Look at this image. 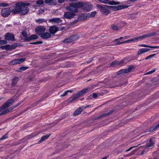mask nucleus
<instances>
[{
    "label": "nucleus",
    "instance_id": "nucleus-45",
    "mask_svg": "<svg viewBox=\"0 0 159 159\" xmlns=\"http://www.w3.org/2000/svg\"><path fill=\"white\" fill-rule=\"evenodd\" d=\"M68 92H70V93H72V91L69 90H67L66 91L62 94L61 95V96H65V95H66L67 94V93Z\"/></svg>",
    "mask_w": 159,
    "mask_h": 159
},
{
    "label": "nucleus",
    "instance_id": "nucleus-24",
    "mask_svg": "<svg viewBox=\"0 0 159 159\" xmlns=\"http://www.w3.org/2000/svg\"><path fill=\"white\" fill-rule=\"evenodd\" d=\"M139 46L140 47H148L151 48H159V46H149L148 45H146L144 44H142L139 45Z\"/></svg>",
    "mask_w": 159,
    "mask_h": 159
},
{
    "label": "nucleus",
    "instance_id": "nucleus-27",
    "mask_svg": "<svg viewBox=\"0 0 159 159\" xmlns=\"http://www.w3.org/2000/svg\"><path fill=\"white\" fill-rule=\"evenodd\" d=\"M45 3L46 4H48L50 5H55L56 4V2H53V0H45Z\"/></svg>",
    "mask_w": 159,
    "mask_h": 159
},
{
    "label": "nucleus",
    "instance_id": "nucleus-12",
    "mask_svg": "<svg viewBox=\"0 0 159 159\" xmlns=\"http://www.w3.org/2000/svg\"><path fill=\"white\" fill-rule=\"evenodd\" d=\"M159 128V122L154 124L152 127L148 129L145 132H152Z\"/></svg>",
    "mask_w": 159,
    "mask_h": 159
},
{
    "label": "nucleus",
    "instance_id": "nucleus-16",
    "mask_svg": "<svg viewBox=\"0 0 159 159\" xmlns=\"http://www.w3.org/2000/svg\"><path fill=\"white\" fill-rule=\"evenodd\" d=\"M150 50V49L147 48H143L140 49L138 52L137 54L138 55H140L144 53L148 52Z\"/></svg>",
    "mask_w": 159,
    "mask_h": 159
},
{
    "label": "nucleus",
    "instance_id": "nucleus-19",
    "mask_svg": "<svg viewBox=\"0 0 159 159\" xmlns=\"http://www.w3.org/2000/svg\"><path fill=\"white\" fill-rule=\"evenodd\" d=\"M82 8L84 11H89L91 10L92 7L89 4L84 3Z\"/></svg>",
    "mask_w": 159,
    "mask_h": 159
},
{
    "label": "nucleus",
    "instance_id": "nucleus-13",
    "mask_svg": "<svg viewBox=\"0 0 159 159\" xmlns=\"http://www.w3.org/2000/svg\"><path fill=\"white\" fill-rule=\"evenodd\" d=\"M75 14L74 13L71 12H67L64 15V16L65 18L68 19H71L73 18Z\"/></svg>",
    "mask_w": 159,
    "mask_h": 159
},
{
    "label": "nucleus",
    "instance_id": "nucleus-56",
    "mask_svg": "<svg viewBox=\"0 0 159 159\" xmlns=\"http://www.w3.org/2000/svg\"><path fill=\"white\" fill-rule=\"evenodd\" d=\"M42 43L43 42L42 41H39L36 42L31 43L30 44H37Z\"/></svg>",
    "mask_w": 159,
    "mask_h": 159
},
{
    "label": "nucleus",
    "instance_id": "nucleus-8",
    "mask_svg": "<svg viewBox=\"0 0 159 159\" xmlns=\"http://www.w3.org/2000/svg\"><path fill=\"white\" fill-rule=\"evenodd\" d=\"M66 8L68 10L74 13L78 11V9L74 5V3L70 4L69 6L66 7Z\"/></svg>",
    "mask_w": 159,
    "mask_h": 159
},
{
    "label": "nucleus",
    "instance_id": "nucleus-36",
    "mask_svg": "<svg viewBox=\"0 0 159 159\" xmlns=\"http://www.w3.org/2000/svg\"><path fill=\"white\" fill-rule=\"evenodd\" d=\"M63 42L65 43H68L72 42V41L70 37L66 39L63 40Z\"/></svg>",
    "mask_w": 159,
    "mask_h": 159
},
{
    "label": "nucleus",
    "instance_id": "nucleus-44",
    "mask_svg": "<svg viewBox=\"0 0 159 159\" xmlns=\"http://www.w3.org/2000/svg\"><path fill=\"white\" fill-rule=\"evenodd\" d=\"M79 21V19L78 18L77 20L73 21L71 22L70 25L71 26H74L76 24L77 22Z\"/></svg>",
    "mask_w": 159,
    "mask_h": 159
},
{
    "label": "nucleus",
    "instance_id": "nucleus-38",
    "mask_svg": "<svg viewBox=\"0 0 159 159\" xmlns=\"http://www.w3.org/2000/svg\"><path fill=\"white\" fill-rule=\"evenodd\" d=\"M36 3L38 6H39L44 3V1L43 0H38L36 1Z\"/></svg>",
    "mask_w": 159,
    "mask_h": 159
},
{
    "label": "nucleus",
    "instance_id": "nucleus-60",
    "mask_svg": "<svg viewBox=\"0 0 159 159\" xmlns=\"http://www.w3.org/2000/svg\"><path fill=\"white\" fill-rule=\"evenodd\" d=\"M92 96L93 98H95L97 97V94L96 93H93L92 94Z\"/></svg>",
    "mask_w": 159,
    "mask_h": 159
},
{
    "label": "nucleus",
    "instance_id": "nucleus-58",
    "mask_svg": "<svg viewBox=\"0 0 159 159\" xmlns=\"http://www.w3.org/2000/svg\"><path fill=\"white\" fill-rule=\"evenodd\" d=\"M44 12V11L42 9H40L38 13L40 14L41 13H43Z\"/></svg>",
    "mask_w": 159,
    "mask_h": 159
},
{
    "label": "nucleus",
    "instance_id": "nucleus-32",
    "mask_svg": "<svg viewBox=\"0 0 159 159\" xmlns=\"http://www.w3.org/2000/svg\"><path fill=\"white\" fill-rule=\"evenodd\" d=\"M18 78L17 77H15L14 78L12 81V85H15L16 84L18 81Z\"/></svg>",
    "mask_w": 159,
    "mask_h": 159
},
{
    "label": "nucleus",
    "instance_id": "nucleus-54",
    "mask_svg": "<svg viewBox=\"0 0 159 159\" xmlns=\"http://www.w3.org/2000/svg\"><path fill=\"white\" fill-rule=\"evenodd\" d=\"M135 152H136V151H132V152H133V153H131L130 154L125 155H124V156L125 157H127L128 156H130L132 155L133 154H134V153Z\"/></svg>",
    "mask_w": 159,
    "mask_h": 159
},
{
    "label": "nucleus",
    "instance_id": "nucleus-5",
    "mask_svg": "<svg viewBox=\"0 0 159 159\" xmlns=\"http://www.w3.org/2000/svg\"><path fill=\"white\" fill-rule=\"evenodd\" d=\"M12 11L8 7L2 8L1 10V15L4 17H6L11 13Z\"/></svg>",
    "mask_w": 159,
    "mask_h": 159
},
{
    "label": "nucleus",
    "instance_id": "nucleus-61",
    "mask_svg": "<svg viewBox=\"0 0 159 159\" xmlns=\"http://www.w3.org/2000/svg\"><path fill=\"white\" fill-rule=\"evenodd\" d=\"M79 97L78 95L76 94L74 97L73 98L75 100L77 99Z\"/></svg>",
    "mask_w": 159,
    "mask_h": 159
},
{
    "label": "nucleus",
    "instance_id": "nucleus-9",
    "mask_svg": "<svg viewBox=\"0 0 159 159\" xmlns=\"http://www.w3.org/2000/svg\"><path fill=\"white\" fill-rule=\"evenodd\" d=\"M6 40L14 41L15 40L13 34L10 33H6L5 35Z\"/></svg>",
    "mask_w": 159,
    "mask_h": 159
},
{
    "label": "nucleus",
    "instance_id": "nucleus-1",
    "mask_svg": "<svg viewBox=\"0 0 159 159\" xmlns=\"http://www.w3.org/2000/svg\"><path fill=\"white\" fill-rule=\"evenodd\" d=\"M96 7L98 8L101 12L104 15H108L110 13L109 6L105 5H97Z\"/></svg>",
    "mask_w": 159,
    "mask_h": 159
},
{
    "label": "nucleus",
    "instance_id": "nucleus-6",
    "mask_svg": "<svg viewBox=\"0 0 159 159\" xmlns=\"http://www.w3.org/2000/svg\"><path fill=\"white\" fill-rule=\"evenodd\" d=\"M46 28L44 26H39L35 29V32L37 34L41 35L45 31Z\"/></svg>",
    "mask_w": 159,
    "mask_h": 159
},
{
    "label": "nucleus",
    "instance_id": "nucleus-40",
    "mask_svg": "<svg viewBox=\"0 0 159 159\" xmlns=\"http://www.w3.org/2000/svg\"><path fill=\"white\" fill-rule=\"evenodd\" d=\"M111 28L114 30H118V28L117 25L114 24H112L111 25Z\"/></svg>",
    "mask_w": 159,
    "mask_h": 159
},
{
    "label": "nucleus",
    "instance_id": "nucleus-37",
    "mask_svg": "<svg viewBox=\"0 0 159 159\" xmlns=\"http://www.w3.org/2000/svg\"><path fill=\"white\" fill-rule=\"evenodd\" d=\"M122 63V62L121 61H120V62L119 63H117V61H113L111 64H110V66H114L116 64H117V65H120V64H121Z\"/></svg>",
    "mask_w": 159,
    "mask_h": 159
},
{
    "label": "nucleus",
    "instance_id": "nucleus-63",
    "mask_svg": "<svg viewBox=\"0 0 159 159\" xmlns=\"http://www.w3.org/2000/svg\"><path fill=\"white\" fill-rule=\"evenodd\" d=\"M93 58H90L89 59V60L87 61V63H89L91 62L93 60Z\"/></svg>",
    "mask_w": 159,
    "mask_h": 159
},
{
    "label": "nucleus",
    "instance_id": "nucleus-3",
    "mask_svg": "<svg viewBox=\"0 0 159 159\" xmlns=\"http://www.w3.org/2000/svg\"><path fill=\"white\" fill-rule=\"evenodd\" d=\"M23 5H24V4H23V2H21L16 3L15 4V6L13 7L11 10L13 13L19 14L21 7L23 6Z\"/></svg>",
    "mask_w": 159,
    "mask_h": 159
},
{
    "label": "nucleus",
    "instance_id": "nucleus-57",
    "mask_svg": "<svg viewBox=\"0 0 159 159\" xmlns=\"http://www.w3.org/2000/svg\"><path fill=\"white\" fill-rule=\"evenodd\" d=\"M129 40H127L125 41L119 43H118V44H122V43H129Z\"/></svg>",
    "mask_w": 159,
    "mask_h": 159
},
{
    "label": "nucleus",
    "instance_id": "nucleus-35",
    "mask_svg": "<svg viewBox=\"0 0 159 159\" xmlns=\"http://www.w3.org/2000/svg\"><path fill=\"white\" fill-rule=\"evenodd\" d=\"M124 73H127L126 71H125V69H122L120 70L119 71L117 72V75H119L121 74H123Z\"/></svg>",
    "mask_w": 159,
    "mask_h": 159
},
{
    "label": "nucleus",
    "instance_id": "nucleus-22",
    "mask_svg": "<svg viewBox=\"0 0 159 159\" xmlns=\"http://www.w3.org/2000/svg\"><path fill=\"white\" fill-rule=\"evenodd\" d=\"M154 144V143L152 141V139H150L149 140V143L148 144H147L145 147L146 149H150L151 148V147L153 146Z\"/></svg>",
    "mask_w": 159,
    "mask_h": 159
},
{
    "label": "nucleus",
    "instance_id": "nucleus-10",
    "mask_svg": "<svg viewBox=\"0 0 159 159\" xmlns=\"http://www.w3.org/2000/svg\"><path fill=\"white\" fill-rule=\"evenodd\" d=\"M59 28L55 25H52L50 27L48 31L52 34H54L57 31H59Z\"/></svg>",
    "mask_w": 159,
    "mask_h": 159
},
{
    "label": "nucleus",
    "instance_id": "nucleus-21",
    "mask_svg": "<svg viewBox=\"0 0 159 159\" xmlns=\"http://www.w3.org/2000/svg\"><path fill=\"white\" fill-rule=\"evenodd\" d=\"M87 90V88L78 91L77 94L79 97H80L84 94Z\"/></svg>",
    "mask_w": 159,
    "mask_h": 159
},
{
    "label": "nucleus",
    "instance_id": "nucleus-23",
    "mask_svg": "<svg viewBox=\"0 0 159 159\" xmlns=\"http://www.w3.org/2000/svg\"><path fill=\"white\" fill-rule=\"evenodd\" d=\"M50 134H48L46 135L43 136L41 138V139L39 140L38 142V143H41L42 142H43V141L45 140L46 139H48L50 136Z\"/></svg>",
    "mask_w": 159,
    "mask_h": 159
},
{
    "label": "nucleus",
    "instance_id": "nucleus-30",
    "mask_svg": "<svg viewBox=\"0 0 159 159\" xmlns=\"http://www.w3.org/2000/svg\"><path fill=\"white\" fill-rule=\"evenodd\" d=\"M159 32V30H158L156 32H152L148 34L149 37H152L157 35H158L159 34H158V32Z\"/></svg>",
    "mask_w": 159,
    "mask_h": 159
},
{
    "label": "nucleus",
    "instance_id": "nucleus-4",
    "mask_svg": "<svg viewBox=\"0 0 159 159\" xmlns=\"http://www.w3.org/2000/svg\"><path fill=\"white\" fill-rule=\"evenodd\" d=\"M15 100V99H14V98H12L6 102L0 107V112L2 111L3 110L7 108L11 104L13 103Z\"/></svg>",
    "mask_w": 159,
    "mask_h": 159
},
{
    "label": "nucleus",
    "instance_id": "nucleus-49",
    "mask_svg": "<svg viewBox=\"0 0 159 159\" xmlns=\"http://www.w3.org/2000/svg\"><path fill=\"white\" fill-rule=\"evenodd\" d=\"M8 111L7 109L3 111L2 112L0 113V116L3 115L7 113H8Z\"/></svg>",
    "mask_w": 159,
    "mask_h": 159
},
{
    "label": "nucleus",
    "instance_id": "nucleus-14",
    "mask_svg": "<svg viewBox=\"0 0 159 159\" xmlns=\"http://www.w3.org/2000/svg\"><path fill=\"white\" fill-rule=\"evenodd\" d=\"M125 6H109L110 9L112 10L113 11H116L120 10L125 8Z\"/></svg>",
    "mask_w": 159,
    "mask_h": 159
},
{
    "label": "nucleus",
    "instance_id": "nucleus-28",
    "mask_svg": "<svg viewBox=\"0 0 159 159\" xmlns=\"http://www.w3.org/2000/svg\"><path fill=\"white\" fill-rule=\"evenodd\" d=\"M80 17L81 19L83 20H85L87 18H89L88 17V13L84 14L81 15L80 16Z\"/></svg>",
    "mask_w": 159,
    "mask_h": 159
},
{
    "label": "nucleus",
    "instance_id": "nucleus-48",
    "mask_svg": "<svg viewBox=\"0 0 159 159\" xmlns=\"http://www.w3.org/2000/svg\"><path fill=\"white\" fill-rule=\"evenodd\" d=\"M156 54H153L152 55H149V56L147 57H146L145 58V60H148L151 58L154 57L155 56Z\"/></svg>",
    "mask_w": 159,
    "mask_h": 159
},
{
    "label": "nucleus",
    "instance_id": "nucleus-20",
    "mask_svg": "<svg viewBox=\"0 0 159 159\" xmlns=\"http://www.w3.org/2000/svg\"><path fill=\"white\" fill-rule=\"evenodd\" d=\"M51 36L50 33L48 32L43 33L40 35L41 37L43 39H47L50 38Z\"/></svg>",
    "mask_w": 159,
    "mask_h": 159
},
{
    "label": "nucleus",
    "instance_id": "nucleus-31",
    "mask_svg": "<svg viewBox=\"0 0 159 159\" xmlns=\"http://www.w3.org/2000/svg\"><path fill=\"white\" fill-rule=\"evenodd\" d=\"M134 68V67L133 66H130L128 67V68L127 69H125V71H126V73H128L131 71L132 69Z\"/></svg>",
    "mask_w": 159,
    "mask_h": 159
},
{
    "label": "nucleus",
    "instance_id": "nucleus-41",
    "mask_svg": "<svg viewBox=\"0 0 159 159\" xmlns=\"http://www.w3.org/2000/svg\"><path fill=\"white\" fill-rule=\"evenodd\" d=\"M113 111H112V110L110 112H109L107 113H105V114H104L103 115H102L98 117L97 118L98 119V118H99V117H103L104 116H106L109 115L112 112H113Z\"/></svg>",
    "mask_w": 159,
    "mask_h": 159
},
{
    "label": "nucleus",
    "instance_id": "nucleus-11",
    "mask_svg": "<svg viewBox=\"0 0 159 159\" xmlns=\"http://www.w3.org/2000/svg\"><path fill=\"white\" fill-rule=\"evenodd\" d=\"M99 2L101 3L107 4H108L109 5H118L119 4V2H115L114 1H112L110 2L109 0H98Z\"/></svg>",
    "mask_w": 159,
    "mask_h": 159
},
{
    "label": "nucleus",
    "instance_id": "nucleus-15",
    "mask_svg": "<svg viewBox=\"0 0 159 159\" xmlns=\"http://www.w3.org/2000/svg\"><path fill=\"white\" fill-rule=\"evenodd\" d=\"M62 20H61L60 18H54L52 19H50L49 20L48 22L49 23H56L58 24L61 22Z\"/></svg>",
    "mask_w": 159,
    "mask_h": 159
},
{
    "label": "nucleus",
    "instance_id": "nucleus-17",
    "mask_svg": "<svg viewBox=\"0 0 159 159\" xmlns=\"http://www.w3.org/2000/svg\"><path fill=\"white\" fill-rule=\"evenodd\" d=\"M84 108V107H79L74 112L73 114V115L75 116L78 115L80 114L83 111Z\"/></svg>",
    "mask_w": 159,
    "mask_h": 159
},
{
    "label": "nucleus",
    "instance_id": "nucleus-53",
    "mask_svg": "<svg viewBox=\"0 0 159 159\" xmlns=\"http://www.w3.org/2000/svg\"><path fill=\"white\" fill-rule=\"evenodd\" d=\"M136 40H138L142 39H143V36L142 35H141V36H140L137 37L136 38Z\"/></svg>",
    "mask_w": 159,
    "mask_h": 159
},
{
    "label": "nucleus",
    "instance_id": "nucleus-42",
    "mask_svg": "<svg viewBox=\"0 0 159 159\" xmlns=\"http://www.w3.org/2000/svg\"><path fill=\"white\" fill-rule=\"evenodd\" d=\"M9 4L6 3L2 2V3H0V7H6L9 6Z\"/></svg>",
    "mask_w": 159,
    "mask_h": 159
},
{
    "label": "nucleus",
    "instance_id": "nucleus-62",
    "mask_svg": "<svg viewBox=\"0 0 159 159\" xmlns=\"http://www.w3.org/2000/svg\"><path fill=\"white\" fill-rule=\"evenodd\" d=\"M13 109V108H12V107H11L7 109V110L8 111V112H9V111H11Z\"/></svg>",
    "mask_w": 159,
    "mask_h": 159
},
{
    "label": "nucleus",
    "instance_id": "nucleus-33",
    "mask_svg": "<svg viewBox=\"0 0 159 159\" xmlns=\"http://www.w3.org/2000/svg\"><path fill=\"white\" fill-rule=\"evenodd\" d=\"M96 14V11L92 12L90 13H88V17L89 18H92L94 17Z\"/></svg>",
    "mask_w": 159,
    "mask_h": 159
},
{
    "label": "nucleus",
    "instance_id": "nucleus-18",
    "mask_svg": "<svg viewBox=\"0 0 159 159\" xmlns=\"http://www.w3.org/2000/svg\"><path fill=\"white\" fill-rule=\"evenodd\" d=\"M38 38V36L34 34L31 35L30 37H26L24 39L25 41H30L31 40L37 39Z\"/></svg>",
    "mask_w": 159,
    "mask_h": 159
},
{
    "label": "nucleus",
    "instance_id": "nucleus-50",
    "mask_svg": "<svg viewBox=\"0 0 159 159\" xmlns=\"http://www.w3.org/2000/svg\"><path fill=\"white\" fill-rule=\"evenodd\" d=\"M155 71V69L149 71L148 72L145 73V75L150 74L153 73Z\"/></svg>",
    "mask_w": 159,
    "mask_h": 159
},
{
    "label": "nucleus",
    "instance_id": "nucleus-26",
    "mask_svg": "<svg viewBox=\"0 0 159 159\" xmlns=\"http://www.w3.org/2000/svg\"><path fill=\"white\" fill-rule=\"evenodd\" d=\"M47 20L44 19H39L36 20V22L39 24L43 22H46Z\"/></svg>",
    "mask_w": 159,
    "mask_h": 159
},
{
    "label": "nucleus",
    "instance_id": "nucleus-51",
    "mask_svg": "<svg viewBox=\"0 0 159 159\" xmlns=\"http://www.w3.org/2000/svg\"><path fill=\"white\" fill-rule=\"evenodd\" d=\"M7 43V41L5 40H0V45Z\"/></svg>",
    "mask_w": 159,
    "mask_h": 159
},
{
    "label": "nucleus",
    "instance_id": "nucleus-64",
    "mask_svg": "<svg viewBox=\"0 0 159 159\" xmlns=\"http://www.w3.org/2000/svg\"><path fill=\"white\" fill-rule=\"evenodd\" d=\"M129 42H131L132 41H135V40H136V38H134L133 39H129Z\"/></svg>",
    "mask_w": 159,
    "mask_h": 159
},
{
    "label": "nucleus",
    "instance_id": "nucleus-34",
    "mask_svg": "<svg viewBox=\"0 0 159 159\" xmlns=\"http://www.w3.org/2000/svg\"><path fill=\"white\" fill-rule=\"evenodd\" d=\"M16 45L15 44H14L11 45H7V47L8 48H9V50H10L11 49H15V48H16Z\"/></svg>",
    "mask_w": 159,
    "mask_h": 159
},
{
    "label": "nucleus",
    "instance_id": "nucleus-55",
    "mask_svg": "<svg viewBox=\"0 0 159 159\" xmlns=\"http://www.w3.org/2000/svg\"><path fill=\"white\" fill-rule=\"evenodd\" d=\"M138 146H133V147H130L127 150H126L125 152H128L130 150H131V149H132L133 148H135L136 147H137Z\"/></svg>",
    "mask_w": 159,
    "mask_h": 159
},
{
    "label": "nucleus",
    "instance_id": "nucleus-39",
    "mask_svg": "<svg viewBox=\"0 0 159 159\" xmlns=\"http://www.w3.org/2000/svg\"><path fill=\"white\" fill-rule=\"evenodd\" d=\"M123 37H121L119 39H115L114 40V42H116L117 43H116V45L120 44H118V43H119L122 42H120V40L121 39H123Z\"/></svg>",
    "mask_w": 159,
    "mask_h": 159
},
{
    "label": "nucleus",
    "instance_id": "nucleus-43",
    "mask_svg": "<svg viewBox=\"0 0 159 159\" xmlns=\"http://www.w3.org/2000/svg\"><path fill=\"white\" fill-rule=\"evenodd\" d=\"M8 137V132L5 134L4 135L2 136L0 139V141L2 140L7 138Z\"/></svg>",
    "mask_w": 159,
    "mask_h": 159
},
{
    "label": "nucleus",
    "instance_id": "nucleus-2",
    "mask_svg": "<svg viewBox=\"0 0 159 159\" xmlns=\"http://www.w3.org/2000/svg\"><path fill=\"white\" fill-rule=\"evenodd\" d=\"M23 4H24L23 6L21 7V8L20 12V15H24L28 13L29 11V8L27 7L30 6V3L28 2L24 3Z\"/></svg>",
    "mask_w": 159,
    "mask_h": 159
},
{
    "label": "nucleus",
    "instance_id": "nucleus-52",
    "mask_svg": "<svg viewBox=\"0 0 159 159\" xmlns=\"http://www.w3.org/2000/svg\"><path fill=\"white\" fill-rule=\"evenodd\" d=\"M22 35L23 37H25V38H26V37H27V34L25 32L23 31L22 33Z\"/></svg>",
    "mask_w": 159,
    "mask_h": 159
},
{
    "label": "nucleus",
    "instance_id": "nucleus-46",
    "mask_svg": "<svg viewBox=\"0 0 159 159\" xmlns=\"http://www.w3.org/2000/svg\"><path fill=\"white\" fill-rule=\"evenodd\" d=\"M0 48L2 49H5L8 50H9V48H8L7 47V45L5 46H2L0 47Z\"/></svg>",
    "mask_w": 159,
    "mask_h": 159
},
{
    "label": "nucleus",
    "instance_id": "nucleus-29",
    "mask_svg": "<svg viewBox=\"0 0 159 159\" xmlns=\"http://www.w3.org/2000/svg\"><path fill=\"white\" fill-rule=\"evenodd\" d=\"M70 37L71 39V40L72 41H73L79 38V36L77 34H75L74 35L71 36H70Z\"/></svg>",
    "mask_w": 159,
    "mask_h": 159
},
{
    "label": "nucleus",
    "instance_id": "nucleus-47",
    "mask_svg": "<svg viewBox=\"0 0 159 159\" xmlns=\"http://www.w3.org/2000/svg\"><path fill=\"white\" fill-rule=\"evenodd\" d=\"M28 67L26 66H22L20 67L19 68V69L21 71H24L27 69H28Z\"/></svg>",
    "mask_w": 159,
    "mask_h": 159
},
{
    "label": "nucleus",
    "instance_id": "nucleus-59",
    "mask_svg": "<svg viewBox=\"0 0 159 159\" xmlns=\"http://www.w3.org/2000/svg\"><path fill=\"white\" fill-rule=\"evenodd\" d=\"M142 36H143V39L144 38L149 37L148 34H145L142 35Z\"/></svg>",
    "mask_w": 159,
    "mask_h": 159
},
{
    "label": "nucleus",
    "instance_id": "nucleus-25",
    "mask_svg": "<svg viewBox=\"0 0 159 159\" xmlns=\"http://www.w3.org/2000/svg\"><path fill=\"white\" fill-rule=\"evenodd\" d=\"M74 4L76 8H80L81 7H83L84 3L82 2H79L75 3H74Z\"/></svg>",
    "mask_w": 159,
    "mask_h": 159
},
{
    "label": "nucleus",
    "instance_id": "nucleus-7",
    "mask_svg": "<svg viewBox=\"0 0 159 159\" xmlns=\"http://www.w3.org/2000/svg\"><path fill=\"white\" fill-rule=\"evenodd\" d=\"M26 60L25 58L21 59H16L10 61L9 63L10 65H14L16 64H19L24 61Z\"/></svg>",
    "mask_w": 159,
    "mask_h": 159
}]
</instances>
